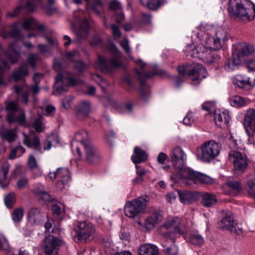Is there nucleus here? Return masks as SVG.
Returning a JSON list of instances; mask_svg holds the SVG:
<instances>
[{"label":"nucleus","mask_w":255,"mask_h":255,"mask_svg":"<svg viewBox=\"0 0 255 255\" xmlns=\"http://www.w3.org/2000/svg\"><path fill=\"white\" fill-rule=\"evenodd\" d=\"M184 228L178 218L169 220L160 227V233L164 238L161 246L166 255H178V249L174 244V239L177 235L183 234Z\"/></svg>","instance_id":"obj_1"},{"label":"nucleus","mask_w":255,"mask_h":255,"mask_svg":"<svg viewBox=\"0 0 255 255\" xmlns=\"http://www.w3.org/2000/svg\"><path fill=\"white\" fill-rule=\"evenodd\" d=\"M228 10L230 16L244 21L251 20L255 16V5L249 0H230Z\"/></svg>","instance_id":"obj_2"},{"label":"nucleus","mask_w":255,"mask_h":255,"mask_svg":"<svg viewBox=\"0 0 255 255\" xmlns=\"http://www.w3.org/2000/svg\"><path fill=\"white\" fill-rule=\"evenodd\" d=\"M255 52L254 47L248 43H239L233 45L231 58L225 65L226 69L228 71L235 70L243 63L246 62L247 57Z\"/></svg>","instance_id":"obj_3"},{"label":"nucleus","mask_w":255,"mask_h":255,"mask_svg":"<svg viewBox=\"0 0 255 255\" xmlns=\"http://www.w3.org/2000/svg\"><path fill=\"white\" fill-rule=\"evenodd\" d=\"M183 166H177L175 168L176 174L179 179L185 184L191 185L197 182L202 183L212 182V179L209 176Z\"/></svg>","instance_id":"obj_4"},{"label":"nucleus","mask_w":255,"mask_h":255,"mask_svg":"<svg viewBox=\"0 0 255 255\" xmlns=\"http://www.w3.org/2000/svg\"><path fill=\"white\" fill-rule=\"evenodd\" d=\"M218 227L235 235H241L243 233L242 228L237 225L233 213L230 211L224 212L223 218L218 222Z\"/></svg>","instance_id":"obj_5"},{"label":"nucleus","mask_w":255,"mask_h":255,"mask_svg":"<svg viewBox=\"0 0 255 255\" xmlns=\"http://www.w3.org/2000/svg\"><path fill=\"white\" fill-rule=\"evenodd\" d=\"M220 151L219 145L213 140L205 142L198 149V157L205 162H209L218 155Z\"/></svg>","instance_id":"obj_6"},{"label":"nucleus","mask_w":255,"mask_h":255,"mask_svg":"<svg viewBox=\"0 0 255 255\" xmlns=\"http://www.w3.org/2000/svg\"><path fill=\"white\" fill-rule=\"evenodd\" d=\"M5 110L8 112L6 116L8 123H17L22 125L25 123V115L23 110H18V104L16 102L11 101L6 103Z\"/></svg>","instance_id":"obj_7"},{"label":"nucleus","mask_w":255,"mask_h":255,"mask_svg":"<svg viewBox=\"0 0 255 255\" xmlns=\"http://www.w3.org/2000/svg\"><path fill=\"white\" fill-rule=\"evenodd\" d=\"M147 200L144 197H139L135 200L127 202L124 207L126 216L133 218L143 212L146 206Z\"/></svg>","instance_id":"obj_8"},{"label":"nucleus","mask_w":255,"mask_h":255,"mask_svg":"<svg viewBox=\"0 0 255 255\" xmlns=\"http://www.w3.org/2000/svg\"><path fill=\"white\" fill-rule=\"evenodd\" d=\"M116 56L111 58L110 61H108L105 58L103 57H99L98 65L101 70L104 73H110L112 71L113 68L120 67L122 65L120 59V52L115 47H114Z\"/></svg>","instance_id":"obj_9"},{"label":"nucleus","mask_w":255,"mask_h":255,"mask_svg":"<svg viewBox=\"0 0 255 255\" xmlns=\"http://www.w3.org/2000/svg\"><path fill=\"white\" fill-rule=\"evenodd\" d=\"M95 231L94 226L91 223L87 222H81L78 225L75 240L79 242H87V240L92 238Z\"/></svg>","instance_id":"obj_10"},{"label":"nucleus","mask_w":255,"mask_h":255,"mask_svg":"<svg viewBox=\"0 0 255 255\" xmlns=\"http://www.w3.org/2000/svg\"><path fill=\"white\" fill-rule=\"evenodd\" d=\"M49 178L53 180L56 178L59 179L57 183V188L62 190L64 186L71 180V174L69 170L66 167H60L58 168L56 171L49 172Z\"/></svg>","instance_id":"obj_11"},{"label":"nucleus","mask_w":255,"mask_h":255,"mask_svg":"<svg viewBox=\"0 0 255 255\" xmlns=\"http://www.w3.org/2000/svg\"><path fill=\"white\" fill-rule=\"evenodd\" d=\"M229 158L233 163L234 169L237 173H243L247 169L248 165L246 155L240 152L233 151L229 154Z\"/></svg>","instance_id":"obj_12"},{"label":"nucleus","mask_w":255,"mask_h":255,"mask_svg":"<svg viewBox=\"0 0 255 255\" xmlns=\"http://www.w3.org/2000/svg\"><path fill=\"white\" fill-rule=\"evenodd\" d=\"M162 212L159 210H155L145 219L143 223L139 221L137 224L140 226L141 230L144 232H147L154 229L159 223L162 221Z\"/></svg>","instance_id":"obj_13"},{"label":"nucleus","mask_w":255,"mask_h":255,"mask_svg":"<svg viewBox=\"0 0 255 255\" xmlns=\"http://www.w3.org/2000/svg\"><path fill=\"white\" fill-rule=\"evenodd\" d=\"M85 150V160L89 164L96 165L101 161V156L95 147L91 143H85L84 144Z\"/></svg>","instance_id":"obj_14"},{"label":"nucleus","mask_w":255,"mask_h":255,"mask_svg":"<svg viewBox=\"0 0 255 255\" xmlns=\"http://www.w3.org/2000/svg\"><path fill=\"white\" fill-rule=\"evenodd\" d=\"M244 127L249 137H252L255 134V109H248L244 117Z\"/></svg>","instance_id":"obj_15"},{"label":"nucleus","mask_w":255,"mask_h":255,"mask_svg":"<svg viewBox=\"0 0 255 255\" xmlns=\"http://www.w3.org/2000/svg\"><path fill=\"white\" fill-rule=\"evenodd\" d=\"M206 69L202 65L197 64L188 73L193 85L199 84L203 78L207 76Z\"/></svg>","instance_id":"obj_16"},{"label":"nucleus","mask_w":255,"mask_h":255,"mask_svg":"<svg viewBox=\"0 0 255 255\" xmlns=\"http://www.w3.org/2000/svg\"><path fill=\"white\" fill-rule=\"evenodd\" d=\"M171 161L175 168L183 166L187 159V155L183 149L179 146L174 148L170 155Z\"/></svg>","instance_id":"obj_17"},{"label":"nucleus","mask_w":255,"mask_h":255,"mask_svg":"<svg viewBox=\"0 0 255 255\" xmlns=\"http://www.w3.org/2000/svg\"><path fill=\"white\" fill-rule=\"evenodd\" d=\"M214 119L215 124L218 127L222 128L228 126L231 117L228 111L217 110L215 111Z\"/></svg>","instance_id":"obj_18"},{"label":"nucleus","mask_w":255,"mask_h":255,"mask_svg":"<svg viewBox=\"0 0 255 255\" xmlns=\"http://www.w3.org/2000/svg\"><path fill=\"white\" fill-rule=\"evenodd\" d=\"M206 48V46H204L202 44L195 45L192 43L188 45L185 49L187 55H189L191 57L200 59V56L202 55Z\"/></svg>","instance_id":"obj_19"},{"label":"nucleus","mask_w":255,"mask_h":255,"mask_svg":"<svg viewBox=\"0 0 255 255\" xmlns=\"http://www.w3.org/2000/svg\"><path fill=\"white\" fill-rule=\"evenodd\" d=\"M27 220L31 225L38 224L43 221L44 215L38 208H31L27 213Z\"/></svg>","instance_id":"obj_20"},{"label":"nucleus","mask_w":255,"mask_h":255,"mask_svg":"<svg viewBox=\"0 0 255 255\" xmlns=\"http://www.w3.org/2000/svg\"><path fill=\"white\" fill-rule=\"evenodd\" d=\"M32 192L41 204L47 205L48 193L46 188L43 185L40 184L37 186L32 190Z\"/></svg>","instance_id":"obj_21"},{"label":"nucleus","mask_w":255,"mask_h":255,"mask_svg":"<svg viewBox=\"0 0 255 255\" xmlns=\"http://www.w3.org/2000/svg\"><path fill=\"white\" fill-rule=\"evenodd\" d=\"M250 77L246 75H237L233 80V83L241 89L248 90L254 86L250 81Z\"/></svg>","instance_id":"obj_22"},{"label":"nucleus","mask_w":255,"mask_h":255,"mask_svg":"<svg viewBox=\"0 0 255 255\" xmlns=\"http://www.w3.org/2000/svg\"><path fill=\"white\" fill-rule=\"evenodd\" d=\"M62 241L57 237L49 235V255H58L59 248Z\"/></svg>","instance_id":"obj_23"},{"label":"nucleus","mask_w":255,"mask_h":255,"mask_svg":"<svg viewBox=\"0 0 255 255\" xmlns=\"http://www.w3.org/2000/svg\"><path fill=\"white\" fill-rule=\"evenodd\" d=\"M24 138L23 143L28 147H33L37 149L40 147V142L38 136L34 135V132L30 131L28 135L23 134Z\"/></svg>","instance_id":"obj_24"},{"label":"nucleus","mask_w":255,"mask_h":255,"mask_svg":"<svg viewBox=\"0 0 255 255\" xmlns=\"http://www.w3.org/2000/svg\"><path fill=\"white\" fill-rule=\"evenodd\" d=\"M90 110V103L88 101H82L77 106L76 115L79 119L82 120L88 116Z\"/></svg>","instance_id":"obj_25"},{"label":"nucleus","mask_w":255,"mask_h":255,"mask_svg":"<svg viewBox=\"0 0 255 255\" xmlns=\"http://www.w3.org/2000/svg\"><path fill=\"white\" fill-rule=\"evenodd\" d=\"M51 203V210L53 216L60 218L64 212V206L60 202L54 200L49 196V203Z\"/></svg>","instance_id":"obj_26"},{"label":"nucleus","mask_w":255,"mask_h":255,"mask_svg":"<svg viewBox=\"0 0 255 255\" xmlns=\"http://www.w3.org/2000/svg\"><path fill=\"white\" fill-rule=\"evenodd\" d=\"M138 255H158V249L152 244H146L141 245L138 249Z\"/></svg>","instance_id":"obj_27"},{"label":"nucleus","mask_w":255,"mask_h":255,"mask_svg":"<svg viewBox=\"0 0 255 255\" xmlns=\"http://www.w3.org/2000/svg\"><path fill=\"white\" fill-rule=\"evenodd\" d=\"M22 25L25 29L42 31L44 29L43 26L39 24L37 21L33 17L25 19Z\"/></svg>","instance_id":"obj_28"},{"label":"nucleus","mask_w":255,"mask_h":255,"mask_svg":"<svg viewBox=\"0 0 255 255\" xmlns=\"http://www.w3.org/2000/svg\"><path fill=\"white\" fill-rule=\"evenodd\" d=\"M147 156L144 151L140 147H135L134 148L133 154L131 157L132 162L135 163H139L145 161Z\"/></svg>","instance_id":"obj_29"},{"label":"nucleus","mask_w":255,"mask_h":255,"mask_svg":"<svg viewBox=\"0 0 255 255\" xmlns=\"http://www.w3.org/2000/svg\"><path fill=\"white\" fill-rule=\"evenodd\" d=\"M28 70L26 64H22L19 67L13 72L12 78L16 82L28 75Z\"/></svg>","instance_id":"obj_30"},{"label":"nucleus","mask_w":255,"mask_h":255,"mask_svg":"<svg viewBox=\"0 0 255 255\" xmlns=\"http://www.w3.org/2000/svg\"><path fill=\"white\" fill-rule=\"evenodd\" d=\"M178 194L181 202L184 204H191L196 200L195 194L190 191H182L178 192Z\"/></svg>","instance_id":"obj_31"},{"label":"nucleus","mask_w":255,"mask_h":255,"mask_svg":"<svg viewBox=\"0 0 255 255\" xmlns=\"http://www.w3.org/2000/svg\"><path fill=\"white\" fill-rule=\"evenodd\" d=\"M224 44V43L216 36L209 38L206 41V45L207 48L213 50L220 49Z\"/></svg>","instance_id":"obj_32"},{"label":"nucleus","mask_w":255,"mask_h":255,"mask_svg":"<svg viewBox=\"0 0 255 255\" xmlns=\"http://www.w3.org/2000/svg\"><path fill=\"white\" fill-rule=\"evenodd\" d=\"M89 31V26L88 21L85 19L81 24L80 27L76 31V35L79 40L86 37Z\"/></svg>","instance_id":"obj_33"},{"label":"nucleus","mask_w":255,"mask_h":255,"mask_svg":"<svg viewBox=\"0 0 255 255\" xmlns=\"http://www.w3.org/2000/svg\"><path fill=\"white\" fill-rule=\"evenodd\" d=\"M217 202L215 195L209 193L203 194L202 196V205L206 207H210L215 205Z\"/></svg>","instance_id":"obj_34"},{"label":"nucleus","mask_w":255,"mask_h":255,"mask_svg":"<svg viewBox=\"0 0 255 255\" xmlns=\"http://www.w3.org/2000/svg\"><path fill=\"white\" fill-rule=\"evenodd\" d=\"M87 132L85 130H81L76 133L73 140L71 142L72 148L75 143V141H78L82 144L84 146L85 143L90 142L88 141Z\"/></svg>","instance_id":"obj_35"},{"label":"nucleus","mask_w":255,"mask_h":255,"mask_svg":"<svg viewBox=\"0 0 255 255\" xmlns=\"http://www.w3.org/2000/svg\"><path fill=\"white\" fill-rule=\"evenodd\" d=\"M141 3L145 7L156 10L162 4L161 0H140Z\"/></svg>","instance_id":"obj_36"},{"label":"nucleus","mask_w":255,"mask_h":255,"mask_svg":"<svg viewBox=\"0 0 255 255\" xmlns=\"http://www.w3.org/2000/svg\"><path fill=\"white\" fill-rule=\"evenodd\" d=\"M248 103V101L243 97L235 96L230 99V104L232 106L238 108L244 106Z\"/></svg>","instance_id":"obj_37"},{"label":"nucleus","mask_w":255,"mask_h":255,"mask_svg":"<svg viewBox=\"0 0 255 255\" xmlns=\"http://www.w3.org/2000/svg\"><path fill=\"white\" fill-rule=\"evenodd\" d=\"M212 49L208 48L206 46L204 53L200 56L199 59H201L204 62L208 64H211L213 62L215 58L214 54H212Z\"/></svg>","instance_id":"obj_38"},{"label":"nucleus","mask_w":255,"mask_h":255,"mask_svg":"<svg viewBox=\"0 0 255 255\" xmlns=\"http://www.w3.org/2000/svg\"><path fill=\"white\" fill-rule=\"evenodd\" d=\"M63 80L62 75L59 74L56 77V81L54 84V88L56 90L61 93L63 91H67V86L63 84Z\"/></svg>","instance_id":"obj_39"},{"label":"nucleus","mask_w":255,"mask_h":255,"mask_svg":"<svg viewBox=\"0 0 255 255\" xmlns=\"http://www.w3.org/2000/svg\"><path fill=\"white\" fill-rule=\"evenodd\" d=\"M215 36L224 44L228 40L227 30L226 28L223 27H220L217 29Z\"/></svg>","instance_id":"obj_40"},{"label":"nucleus","mask_w":255,"mask_h":255,"mask_svg":"<svg viewBox=\"0 0 255 255\" xmlns=\"http://www.w3.org/2000/svg\"><path fill=\"white\" fill-rule=\"evenodd\" d=\"M1 137L9 142L14 141L16 135L12 130H3L0 133Z\"/></svg>","instance_id":"obj_41"},{"label":"nucleus","mask_w":255,"mask_h":255,"mask_svg":"<svg viewBox=\"0 0 255 255\" xmlns=\"http://www.w3.org/2000/svg\"><path fill=\"white\" fill-rule=\"evenodd\" d=\"M190 242L197 246H201L204 243L203 237L199 235L198 232H193L190 235Z\"/></svg>","instance_id":"obj_42"},{"label":"nucleus","mask_w":255,"mask_h":255,"mask_svg":"<svg viewBox=\"0 0 255 255\" xmlns=\"http://www.w3.org/2000/svg\"><path fill=\"white\" fill-rule=\"evenodd\" d=\"M245 189L250 196L255 199V178L248 181Z\"/></svg>","instance_id":"obj_43"},{"label":"nucleus","mask_w":255,"mask_h":255,"mask_svg":"<svg viewBox=\"0 0 255 255\" xmlns=\"http://www.w3.org/2000/svg\"><path fill=\"white\" fill-rule=\"evenodd\" d=\"M24 210L22 208H19L15 209L12 214L11 218L14 222H20L23 216Z\"/></svg>","instance_id":"obj_44"},{"label":"nucleus","mask_w":255,"mask_h":255,"mask_svg":"<svg viewBox=\"0 0 255 255\" xmlns=\"http://www.w3.org/2000/svg\"><path fill=\"white\" fill-rule=\"evenodd\" d=\"M9 170V164L7 162L3 163L0 169V174L2 176V177L0 178V183H2L7 179Z\"/></svg>","instance_id":"obj_45"},{"label":"nucleus","mask_w":255,"mask_h":255,"mask_svg":"<svg viewBox=\"0 0 255 255\" xmlns=\"http://www.w3.org/2000/svg\"><path fill=\"white\" fill-rule=\"evenodd\" d=\"M178 71L179 72V76L175 78V82L177 87H179L180 85L182 82L181 78L186 75V73L187 72L185 67L182 66H179L178 68Z\"/></svg>","instance_id":"obj_46"},{"label":"nucleus","mask_w":255,"mask_h":255,"mask_svg":"<svg viewBox=\"0 0 255 255\" xmlns=\"http://www.w3.org/2000/svg\"><path fill=\"white\" fill-rule=\"evenodd\" d=\"M15 201V195L13 193L8 194L4 198L5 204L8 208H11Z\"/></svg>","instance_id":"obj_47"},{"label":"nucleus","mask_w":255,"mask_h":255,"mask_svg":"<svg viewBox=\"0 0 255 255\" xmlns=\"http://www.w3.org/2000/svg\"><path fill=\"white\" fill-rule=\"evenodd\" d=\"M49 149L51 147H56L59 142V138L57 133H51L49 136Z\"/></svg>","instance_id":"obj_48"},{"label":"nucleus","mask_w":255,"mask_h":255,"mask_svg":"<svg viewBox=\"0 0 255 255\" xmlns=\"http://www.w3.org/2000/svg\"><path fill=\"white\" fill-rule=\"evenodd\" d=\"M155 73H143L142 72H139L137 71V75L138 76V78L142 85H143L145 84V78H148L151 77V76L154 75Z\"/></svg>","instance_id":"obj_49"},{"label":"nucleus","mask_w":255,"mask_h":255,"mask_svg":"<svg viewBox=\"0 0 255 255\" xmlns=\"http://www.w3.org/2000/svg\"><path fill=\"white\" fill-rule=\"evenodd\" d=\"M32 128L37 132H40L43 130L44 128L41 119L38 118L35 120L32 124Z\"/></svg>","instance_id":"obj_50"},{"label":"nucleus","mask_w":255,"mask_h":255,"mask_svg":"<svg viewBox=\"0 0 255 255\" xmlns=\"http://www.w3.org/2000/svg\"><path fill=\"white\" fill-rule=\"evenodd\" d=\"M48 237H45L43 243L39 248V255H48V243L47 240Z\"/></svg>","instance_id":"obj_51"},{"label":"nucleus","mask_w":255,"mask_h":255,"mask_svg":"<svg viewBox=\"0 0 255 255\" xmlns=\"http://www.w3.org/2000/svg\"><path fill=\"white\" fill-rule=\"evenodd\" d=\"M104 25L107 28H111L112 29V32L114 37L116 38H119L121 35V33L120 32V29L118 26L115 25L114 24L111 25L109 26L108 25L106 24L105 23H104Z\"/></svg>","instance_id":"obj_52"},{"label":"nucleus","mask_w":255,"mask_h":255,"mask_svg":"<svg viewBox=\"0 0 255 255\" xmlns=\"http://www.w3.org/2000/svg\"><path fill=\"white\" fill-rule=\"evenodd\" d=\"M226 184L232 189L234 190L239 191L242 189L241 183L237 181L229 180Z\"/></svg>","instance_id":"obj_53"},{"label":"nucleus","mask_w":255,"mask_h":255,"mask_svg":"<svg viewBox=\"0 0 255 255\" xmlns=\"http://www.w3.org/2000/svg\"><path fill=\"white\" fill-rule=\"evenodd\" d=\"M39 60V56L38 54H30L27 59L29 64L32 67L34 68L37 62Z\"/></svg>","instance_id":"obj_54"},{"label":"nucleus","mask_w":255,"mask_h":255,"mask_svg":"<svg viewBox=\"0 0 255 255\" xmlns=\"http://www.w3.org/2000/svg\"><path fill=\"white\" fill-rule=\"evenodd\" d=\"M2 250L6 253L10 252V246L8 241L4 238L2 242L0 239V251Z\"/></svg>","instance_id":"obj_55"},{"label":"nucleus","mask_w":255,"mask_h":255,"mask_svg":"<svg viewBox=\"0 0 255 255\" xmlns=\"http://www.w3.org/2000/svg\"><path fill=\"white\" fill-rule=\"evenodd\" d=\"M9 36L11 37L19 39L21 36V34L20 31L18 29L15 28L11 31L5 33L3 35V38H6Z\"/></svg>","instance_id":"obj_56"},{"label":"nucleus","mask_w":255,"mask_h":255,"mask_svg":"<svg viewBox=\"0 0 255 255\" xmlns=\"http://www.w3.org/2000/svg\"><path fill=\"white\" fill-rule=\"evenodd\" d=\"M136 173L138 175H139L140 178H136L134 179V181L138 182L139 181H141L142 180L141 177L143 176L145 173V171L143 167L140 166L136 165Z\"/></svg>","instance_id":"obj_57"},{"label":"nucleus","mask_w":255,"mask_h":255,"mask_svg":"<svg viewBox=\"0 0 255 255\" xmlns=\"http://www.w3.org/2000/svg\"><path fill=\"white\" fill-rule=\"evenodd\" d=\"M28 167L31 169H34L37 167V163L35 158L33 155H30L27 161Z\"/></svg>","instance_id":"obj_58"},{"label":"nucleus","mask_w":255,"mask_h":255,"mask_svg":"<svg viewBox=\"0 0 255 255\" xmlns=\"http://www.w3.org/2000/svg\"><path fill=\"white\" fill-rule=\"evenodd\" d=\"M74 66L79 72L84 71L87 68V65L81 61H76Z\"/></svg>","instance_id":"obj_59"},{"label":"nucleus","mask_w":255,"mask_h":255,"mask_svg":"<svg viewBox=\"0 0 255 255\" xmlns=\"http://www.w3.org/2000/svg\"><path fill=\"white\" fill-rule=\"evenodd\" d=\"M193 118L191 113H188L183 120V123L185 125L189 126L193 122Z\"/></svg>","instance_id":"obj_60"},{"label":"nucleus","mask_w":255,"mask_h":255,"mask_svg":"<svg viewBox=\"0 0 255 255\" xmlns=\"http://www.w3.org/2000/svg\"><path fill=\"white\" fill-rule=\"evenodd\" d=\"M72 100V98L71 96L65 97L62 101L63 106L66 109H70L71 107V102Z\"/></svg>","instance_id":"obj_61"},{"label":"nucleus","mask_w":255,"mask_h":255,"mask_svg":"<svg viewBox=\"0 0 255 255\" xmlns=\"http://www.w3.org/2000/svg\"><path fill=\"white\" fill-rule=\"evenodd\" d=\"M246 66L250 71H255V59H249L246 62Z\"/></svg>","instance_id":"obj_62"},{"label":"nucleus","mask_w":255,"mask_h":255,"mask_svg":"<svg viewBox=\"0 0 255 255\" xmlns=\"http://www.w3.org/2000/svg\"><path fill=\"white\" fill-rule=\"evenodd\" d=\"M28 184V180L24 177L20 179L17 183V187L19 189L25 188Z\"/></svg>","instance_id":"obj_63"},{"label":"nucleus","mask_w":255,"mask_h":255,"mask_svg":"<svg viewBox=\"0 0 255 255\" xmlns=\"http://www.w3.org/2000/svg\"><path fill=\"white\" fill-rule=\"evenodd\" d=\"M121 45L126 53L128 54L130 53V47L129 46V43L127 39H125L121 42Z\"/></svg>","instance_id":"obj_64"}]
</instances>
